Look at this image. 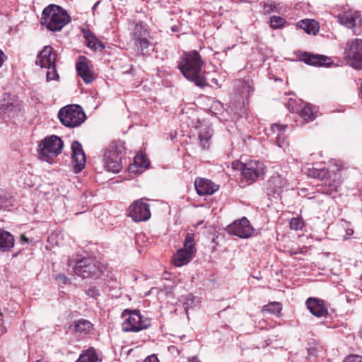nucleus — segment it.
<instances>
[{"instance_id":"nucleus-11","label":"nucleus","mask_w":362,"mask_h":362,"mask_svg":"<svg viewBox=\"0 0 362 362\" xmlns=\"http://www.w3.org/2000/svg\"><path fill=\"white\" fill-rule=\"evenodd\" d=\"M128 216L136 222L148 220L151 216L149 204L142 199L134 201L129 207Z\"/></svg>"},{"instance_id":"nucleus-51","label":"nucleus","mask_w":362,"mask_h":362,"mask_svg":"<svg viewBox=\"0 0 362 362\" xmlns=\"http://www.w3.org/2000/svg\"><path fill=\"white\" fill-rule=\"evenodd\" d=\"M36 362H47V361H45V360H44V359H39V360H37Z\"/></svg>"},{"instance_id":"nucleus-2","label":"nucleus","mask_w":362,"mask_h":362,"mask_svg":"<svg viewBox=\"0 0 362 362\" xmlns=\"http://www.w3.org/2000/svg\"><path fill=\"white\" fill-rule=\"evenodd\" d=\"M308 176L321 181L317 185V191L322 194L334 197L341 185V176L339 173H331L326 169H308Z\"/></svg>"},{"instance_id":"nucleus-48","label":"nucleus","mask_w":362,"mask_h":362,"mask_svg":"<svg viewBox=\"0 0 362 362\" xmlns=\"http://www.w3.org/2000/svg\"><path fill=\"white\" fill-rule=\"evenodd\" d=\"M189 362H200L197 357H192L189 358Z\"/></svg>"},{"instance_id":"nucleus-7","label":"nucleus","mask_w":362,"mask_h":362,"mask_svg":"<svg viewBox=\"0 0 362 362\" xmlns=\"http://www.w3.org/2000/svg\"><path fill=\"white\" fill-rule=\"evenodd\" d=\"M61 122L67 127L81 125L86 119V115L81 106L69 105L62 108L58 113Z\"/></svg>"},{"instance_id":"nucleus-34","label":"nucleus","mask_w":362,"mask_h":362,"mask_svg":"<svg viewBox=\"0 0 362 362\" xmlns=\"http://www.w3.org/2000/svg\"><path fill=\"white\" fill-rule=\"evenodd\" d=\"M346 63L356 69H362V62H361V57L358 54H355L354 61L351 58H344Z\"/></svg>"},{"instance_id":"nucleus-16","label":"nucleus","mask_w":362,"mask_h":362,"mask_svg":"<svg viewBox=\"0 0 362 362\" xmlns=\"http://www.w3.org/2000/svg\"><path fill=\"white\" fill-rule=\"evenodd\" d=\"M91 63L88 59L84 56L79 57V61L76 63V71L86 83H90L95 79L93 73L91 70Z\"/></svg>"},{"instance_id":"nucleus-36","label":"nucleus","mask_w":362,"mask_h":362,"mask_svg":"<svg viewBox=\"0 0 362 362\" xmlns=\"http://www.w3.org/2000/svg\"><path fill=\"white\" fill-rule=\"evenodd\" d=\"M137 35L138 38L134 40L139 43L141 51L144 52L148 49L151 45L149 40L147 38H146L145 36L141 37V34L139 33H137Z\"/></svg>"},{"instance_id":"nucleus-47","label":"nucleus","mask_w":362,"mask_h":362,"mask_svg":"<svg viewBox=\"0 0 362 362\" xmlns=\"http://www.w3.org/2000/svg\"><path fill=\"white\" fill-rule=\"evenodd\" d=\"M301 252V250H290L288 251V253L291 255V256H293L294 255H297L298 253H300Z\"/></svg>"},{"instance_id":"nucleus-4","label":"nucleus","mask_w":362,"mask_h":362,"mask_svg":"<svg viewBox=\"0 0 362 362\" xmlns=\"http://www.w3.org/2000/svg\"><path fill=\"white\" fill-rule=\"evenodd\" d=\"M124 322L122 325V331L125 332H137L151 327V320L141 315L139 310H124L122 313Z\"/></svg>"},{"instance_id":"nucleus-10","label":"nucleus","mask_w":362,"mask_h":362,"mask_svg":"<svg viewBox=\"0 0 362 362\" xmlns=\"http://www.w3.org/2000/svg\"><path fill=\"white\" fill-rule=\"evenodd\" d=\"M74 272L83 279L92 278L98 276L99 268L95 260L92 258H77L74 265Z\"/></svg>"},{"instance_id":"nucleus-53","label":"nucleus","mask_w":362,"mask_h":362,"mask_svg":"<svg viewBox=\"0 0 362 362\" xmlns=\"http://www.w3.org/2000/svg\"><path fill=\"white\" fill-rule=\"evenodd\" d=\"M245 85L247 86V88H250V85L248 84L247 82L245 81L244 82Z\"/></svg>"},{"instance_id":"nucleus-31","label":"nucleus","mask_w":362,"mask_h":362,"mask_svg":"<svg viewBox=\"0 0 362 362\" xmlns=\"http://www.w3.org/2000/svg\"><path fill=\"white\" fill-rule=\"evenodd\" d=\"M281 309L282 308L279 303L272 302L264 305L262 308V312L279 315L281 311Z\"/></svg>"},{"instance_id":"nucleus-38","label":"nucleus","mask_w":362,"mask_h":362,"mask_svg":"<svg viewBox=\"0 0 362 362\" xmlns=\"http://www.w3.org/2000/svg\"><path fill=\"white\" fill-rule=\"evenodd\" d=\"M134 161L138 165L142 168H147L149 165L148 161L144 156H136Z\"/></svg>"},{"instance_id":"nucleus-52","label":"nucleus","mask_w":362,"mask_h":362,"mask_svg":"<svg viewBox=\"0 0 362 362\" xmlns=\"http://www.w3.org/2000/svg\"><path fill=\"white\" fill-rule=\"evenodd\" d=\"M360 92H361V98L362 99V85L360 87Z\"/></svg>"},{"instance_id":"nucleus-29","label":"nucleus","mask_w":362,"mask_h":362,"mask_svg":"<svg viewBox=\"0 0 362 362\" xmlns=\"http://www.w3.org/2000/svg\"><path fill=\"white\" fill-rule=\"evenodd\" d=\"M98 356L93 347L83 350L75 362H99Z\"/></svg>"},{"instance_id":"nucleus-5","label":"nucleus","mask_w":362,"mask_h":362,"mask_svg":"<svg viewBox=\"0 0 362 362\" xmlns=\"http://www.w3.org/2000/svg\"><path fill=\"white\" fill-rule=\"evenodd\" d=\"M63 141L57 136L52 135L45 137L40 141L38 146V153L40 158L42 160L49 162L54 157L62 153Z\"/></svg>"},{"instance_id":"nucleus-6","label":"nucleus","mask_w":362,"mask_h":362,"mask_svg":"<svg viewBox=\"0 0 362 362\" xmlns=\"http://www.w3.org/2000/svg\"><path fill=\"white\" fill-rule=\"evenodd\" d=\"M124 148L114 143L109 145L104 153L105 168L107 171L119 173L122 169Z\"/></svg>"},{"instance_id":"nucleus-43","label":"nucleus","mask_w":362,"mask_h":362,"mask_svg":"<svg viewBox=\"0 0 362 362\" xmlns=\"http://www.w3.org/2000/svg\"><path fill=\"white\" fill-rule=\"evenodd\" d=\"M57 281H61L63 284H67L69 283V279L64 274H57L55 276Z\"/></svg>"},{"instance_id":"nucleus-18","label":"nucleus","mask_w":362,"mask_h":362,"mask_svg":"<svg viewBox=\"0 0 362 362\" xmlns=\"http://www.w3.org/2000/svg\"><path fill=\"white\" fill-rule=\"evenodd\" d=\"M286 186V179L281 175L274 174L267 182V193L269 196H274L276 194H279Z\"/></svg>"},{"instance_id":"nucleus-26","label":"nucleus","mask_w":362,"mask_h":362,"mask_svg":"<svg viewBox=\"0 0 362 362\" xmlns=\"http://www.w3.org/2000/svg\"><path fill=\"white\" fill-rule=\"evenodd\" d=\"M83 33L86 39L87 47L93 50L105 49V45L89 30H83Z\"/></svg>"},{"instance_id":"nucleus-17","label":"nucleus","mask_w":362,"mask_h":362,"mask_svg":"<svg viewBox=\"0 0 362 362\" xmlns=\"http://www.w3.org/2000/svg\"><path fill=\"white\" fill-rule=\"evenodd\" d=\"M57 54L51 46H45L38 54L35 64L42 68L56 64Z\"/></svg>"},{"instance_id":"nucleus-40","label":"nucleus","mask_w":362,"mask_h":362,"mask_svg":"<svg viewBox=\"0 0 362 362\" xmlns=\"http://www.w3.org/2000/svg\"><path fill=\"white\" fill-rule=\"evenodd\" d=\"M344 362H362V356L359 355H349L345 358Z\"/></svg>"},{"instance_id":"nucleus-14","label":"nucleus","mask_w":362,"mask_h":362,"mask_svg":"<svg viewBox=\"0 0 362 362\" xmlns=\"http://www.w3.org/2000/svg\"><path fill=\"white\" fill-rule=\"evenodd\" d=\"M72 151V164L74 172L78 173L81 172L86 165V156L83 150L82 145L78 141H73L71 144Z\"/></svg>"},{"instance_id":"nucleus-20","label":"nucleus","mask_w":362,"mask_h":362,"mask_svg":"<svg viewBox=\"0 0 362 362\" xmlns=\"http://www.w3.org/2000/svg\"><path fill=\"white\" fill-rule=\"evenodd\" d=\"M338 21L348 28L354 29L357 23L361 21V18L358 11L348 10L338 15Z\"/></svg>"},{"instance_id":"nucleus-28","label":"nucleus","mask_w":362,"mask_h":362,"mask_svg":"<svg viewBox=\"0 0 362 362\" xmlns=\"http://www.w3.org/2000/svg\"><path fill=\"white\" fill-rule=\"evenodd\" d=\"M212 136V129L207 127H201L199 131V143L203 149L209 148L210 146V139Z\"/></svg>"},{"instance_id":"nucleus-24","label":"nucleus","mask_w":362,"mask_h":362,"mask_svg":"<svg viewBox=\"0 0 362 362\" xmlns=\"http://www.w3.org/2000/svg\"><path fill=\"white\" fill-rule=\"evenodd\" d=\"M286 128L287 125L280 124H273L270 128L274 134H276V143L277 146L283 149L288 146V141L284 135Z\"/></svg>"},{"instance_id":"nucleus-3","label":"nucleus","mask_w":362,"mask_h":362,"mask_svg":"<svg viewBox=\"0 0 362 362\" xmlns=\"http://www.w3.org/2000/svg\"><path fill=\"white\" fill-rule=\"evenodd\" d=\"M71 21L67 12L61 6L50 4L44 8L41 24L50 31H59Z\"/></svg>"},{"instance_id":"nucleus-33","label":"nucleus","mask_w":362,"mask_h":362,"mask_svg":"<svg viewBox=\"0 0 362 362\" xmlns=\"http://www.w3.org/2000/svg\"><path fill=\"white\" fill-rule=\"evenodd\" d=\"M146 32L147 29L144 23L142 21L137 22L135 25L134 32L133 34L134 39L138 38L137 33L141 34V36L144 37L146 35Z\"/></svg>"},{"instance_id":"nucleus-44","label":"nucleus","mask_w":362,"mask_h":362,"mask_svg":"<svg viewBox=\"0 0 362 362\" xmlns=\"http://www.w3.org/2000/svg\"><path fill=\"white\" fill-rule=\"evenodd\" d=\"M308 354L309 357H317V349L314 346L309 347L307 349Z\"/></svg>"},{"instance_id":"nucleus-9","label":"nucleus","mask_w":362,"mask_h":362,"mask_svg":"<svg viewBox=\"0 0 362 362\" xmlns=\"http://www.w3.org/2000/svg\"><path fill=\"white\" fill-rule=\"evenodd\" d=\"M234 168H238L241 171L243 177L249 183L254 182L264 173V164L260 161L250 160L245 163H233Z\"/></svg>"},{"instance_id":"nucleus-13","label":"nucleus","mask_w":362,"mask_h":362,"mask_svg":"<svg viewBox=\"0 0 362 362\" xmlns=\"http://www.w3.org/2000/svg\"><path fill=\"white\" fill-rule=\"evenodd\" d=\"M298 57L306 64L315 66H328L332 61L329 57L321 54H314L306 52H299Z\"/></svg>"},{"instance_id":"nucleus-32","label":"nucleus","mask_w":362,"mask_h":362,"mask_svg":"<svg viewBox=\"0 0 362 362\" xmlns=\"http://www.w3.org/2000/svg\"><path fill=\"white\" fill-rule=\"evenodd\" d=\"M286 23V21L281 17L277 16H272L270 17V27L272 29H281L283 28Z\"/></svg>"},{"instance_id":"nucleus-45","label":"nucleus","mask_w":362,"mask_h":362,"mask_svg":"<svg viewBox=\"0 0 362 362\" xmlns=\"http://www.w3.org/2000/svg\"><path fill=\"white\" fill-rule=\"evenodd\" d=\"M143 362H159L156 355H151L146 358Z\"/></svg>"},{"instance_id":"nucleus-25","label":"nucleus","mask_w":362,"mask_h":362,"mask_svg":"<svg viewBox=\"0 0 362 362\" xmlns=\"http://www.w3.org/2000/svg\"><path fill=\"white\" fill-rule=\"evenodd\" d=\"M14 237L9 232L0 228V251H8L14 245Z\"/></svg>"},{"instance_id":"nucleus-23","label":"nucleus","mask_w":362,"mask_h":362,"mask_svg":"<svg viewBox=\"0 0 362 362\" xmlns=\"http://www.w3.org/2000/svg\"><path fill=\"white\" fill-rule=\"evenodd\" d=\"M69 329L73 332L86 335L91 333L93 329V325L89 320L81 318L75 320L70 325Z\"/></svg>"},{"instance_id":"nucleus-22","label":"nucleus","mask_w":362,"mask_h":362,"mask_svg":"<svg viewBox=\"0 0 362 362\" xmlns=\"http://www.w3.org/2000/svg\"><path fill=\"white\" fill-rule=\"evenodd\" d=\"M358 54L361 57L362 62V40L354 39L349 40L346 42V48L344 52V58H351L354 60L355 54Z\"/></svg>"},{"instance_id":"nucleus-46","label":"nucleus","mask_w":362,"mask_h":362,"mask_svg":"<svg viewBox=\"0 0 362 362\" xmlns=\"http://www.w3.org/2000/svg\"><path fill=\"white\" fill-rule=\"evenodd\" d=\"M6 57L4 52L0 49V67L2 66Z\"/></svg>"},{"instance_id":"nucleus-49","label":"nucleus","mask_w":362,"mask_h":362,"mask_svg":"<svg viewBox=\"0 0 362 362\" xmlns=\"http://www.w3.org/2000/svg\"><path fill=\"white\" fill-rule=\"evenodd\" d=\"M21 240L23 242H24L25 243H28V242H29V239L23 235H21Z\"/></svg>"},{"instance_id":"nucleus-12","label":"nucleus","mask_w":362,"mask_h":362,"mask_svg":"<svg viewBox=\"0 0 362 362\" xmlns=\"http://www.w3.org/2000/svg\"><path fill=\"white\" fill-rule=\"evenodd\" d=\"M227 231L228 233L239 238H247L252 234L253 228L250 225L249 221L244 217L228 226Z\"/></svg>"},{"instance_id":"nucleus-27","label":"nucleus","mask_w":362,"mask_h":362,"mask_svg":"<svg viewBox=\"0 0 362 362\" xmlns=\"http://www.w3.org/2000/svg\"><path fill=\"white\" fill-rule=\"evenodd\" d=\"M297 26L309 35H315L319 30L318 23L311 19L301 20L298 22Z\"/></svg>"},{"instance_id":"nucleus-50","label":"nucleus","mask_w":362,"mask_h":362,"mask_svg":"<svg viewBox=\"0 0 362 362\" xmlns=\"http://www.w3.org/2000/svg\"><path fill=\"white\" fill-rule=\"evenodd\" d=\"M74 262V261H72V260H71V259H69V261H68V265H69V267H71Z\"/></svg>"},{"instance_id":"nucleus-39","label":"nucleus","mask_w":362,"mask_h":362,"mask_svg":"<svg viewBox=\"0 0 362 362\" xmlns=\"http://www.w3.org/2000/svg\"><path fill=\"white\" fill-rule=\"evenodd\" d=\"M264 11L265 13H271L272 12L278 11V5L277 4H265L264 5Z\"/></svg>"},{"instance_id":"nucleus-8","label":"nucleus","mask_w":362,"mask_h":362,"mask_svg":"<svg viewBox=\"0 0 362 362\" xmlns=\"http://www.w3.org/2000/svg\"><path fill=\"white\" fill-rule=\"evenodd\" d=\"M194 239V234L193 233L186 234L183 248L177 250L176 254L173 255V262L175 266L182 267L189 262L193 258L196 252Z\"/></svg>"},{"instance_id":"nucleus-15","label":"nucleus","mask_w":362,"mask_h":362,"mask_svg":"<svg viewBox=\"0 0 362 362\" xmlns=\"http://www.w3.org/2000/svg\"><path fill=\"white\" fill-rule=\"evenodd\" d=\"M22 103L16 96L4 93L1 100L0 108L8 114H16L21 110Z\"/></svg>"},{"instance_id":"nucleus-30","label":"nucleus","mask_w":362,"mask_h":362,"mask_svg":"<svg viewBox=\"0 0 362 362\" xmlns=\"http://www.w3.org/2000/svg\"><path fill=\"white\" fill-rule=\"evenodd\" d=\"M299 115L306 121H313L315 119V113L310 104L306 103L302 107H298Z\"/></svg>"},{"instance_id":"nucleus-37","label":"nucleus","mask_w":362,"mask_h":362,"mask_svg":"<svg viewBox=\"0 0 362 362\" xmlns=\"http://www.w3.org/2000/svg\"><path fill=\"white\" fill-rule=\"evenodd\" d=\"M46 69H48V71L47 72V81L58 79L59 75L57 71L56 64L52 65L49 67H47Z\"/></svg>"},{"instance_id":"nucleus-35","label":"nucleus","mask_w":362,"mask_h":362,"mask_svg":"<svg viewBox=\"0 0 362 362\" xmlns=\"http://www.w3.org/2000/svg\"><path fill=\"white\" fill-rule=\"evenodd\" d=\"M289 226L292 230H301L304 226V222L300 217L293 218L290 220Z\"/></svg>"},{"instance_id":"nucleus-19","label":"nucleus","mask_w":362,"mask_h":362,"mask_svg":"<svg viewBox=\"0 0 362 362\" xmlns=\"http://www.w3.org/2000/svg\"><path fill=\"white\" fill-rule=\"evenodd\" d=\"M194 187L197 194L200 196L212 194L218 189V185L210 180L202 177L195 180Z\"/></svg>"},{"instance_id":"nucleus-21","label":"nucleus","mask_w":362,"mask_h":362,"mask_svg":"<svg viewBox=\"0 0 362 362\" xmlns=\"http://www.w3.org/2000/svg\"><path fill=\"white\" fill-rule=\"evenodd\" d=\"M306 305L310 312L316 317H324L328 314L327 308L325 306V302L315 298H309L306 300Z\"/></svg>"},{"instance_id":"nucleus-1","label":"nucleus","mask_w":362,"mask_h":362,"mask_svg":"<svg viewBox=\"0 0 362 362\" xmlns=\"http://www.w3.org/2000/svg\"><path fill=\"white\" fill-rule=\"evenodd\" d=\"M178 69L187 80L197 86L204 88L207 86L205 63L197 50L184 52L179 61Z\"/></svg>"},{"instance_id":"nucleus-41","label":"nucleus","mask_w":362,"mask_h":362,"mask_svg":"<svg viewBox=\"0 0 362 362\" xmlns=\"http://www.w3.org/2000/svg\"><path fill=\"white\" fill-rule=\"evenodd\" d=\"M287 108L288 110L291 112H298V107H297L296 104V100L289 99L288 103H287Z\"/></svg>"},{"instance_id":"nucleus-42","label":"nucleus","mask_w":362,"mask_h":362,"mask_svg":"<svg viewBox=\"0 0 362 362\" xmlns=\"http://www.w3.org/2000/svg\"><path fill=\"white\" fill-rule=\"evenodd\" d=\"M86 293L91 298H97L100 295L99 291L95 287H90L86 291Z\"/></svg>"}]
</instances>
